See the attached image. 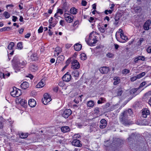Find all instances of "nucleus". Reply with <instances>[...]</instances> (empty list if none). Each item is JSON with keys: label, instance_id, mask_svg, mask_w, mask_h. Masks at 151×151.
Listing matches in <instances>:
<instances>
[{"label": "nucleus", "instance_id": "f257e3e1", "mask_svg": "<svg viewBox=\"0 0 151 151\" xmlns=\"http://www.w3.org/2000/svg\"><path fill=\"white\" fill-rule=\"evenodd\" d=\"M97 38L96 32H93L90 34L88 40L86 42L89 45L93 46L97 42Z\"/></svg>", "mask_w": 151, "mask_h": 151}, {"label": "nucleus", "instance_id": "f03ea898", "mask_svg": "<svg viewBox=\"0 0 151 151\" xmlns=\"http://www.w3.org/2000/svg\"><path fill=\"white\" fill-rule=\"evenodd\" d=\"M13 91L10 93L12 96L14 97H17L19 96L21 94V91L16 88L14 87L13 88Z\"/></svg>", "mask_w": 151, "mask_h": 151}, {"label": "nucleus", "instance_id": "7ed1b4c3", "mask_svg": "<svg viewBox=\"0 0 151 151\" xmlns=\"http://www.w3.org/2000/svg\"><path fill=\"white\" fill-rule=\"evenodd\" d=\"M120 121L121 123L125 126L132 124L133 123L130 120H128L127 118L124 117H120Z\"/></svg>", "mask_w": 151, "mask_h": 151}, {"label": "nucleus", "instance_id": "20e7f679", "mask_svg": "<svg viewBox=\"0 0 151 151\" xmlns=\"http://www.w3.org/2000/svg\"><path fill=\"white\" fill-rule=\"evenodd\" d=\"M71 68L73 69H78L80 67L79 63L76 60H73L71 63Z\"/></svg>", "mask_w": 151, "mask_h": 151}, {"label": "nucleus", "instance_id": "39448f33", "mask_svg": "<svg viewBox=\"0 0 151 151\" xmlns=\"http://www.w3.org/2000/svg\"><path fill=\"white\" fill-rule=\"evenodd\" d=\"M51 100L50 96L47 93H45L44 95V99H42L43 103L46 104Z\"/></svg>", "mask_w": 151, "mask_h": 151}, {"label": "nucleus", "instance_id": "423d86ee", "mask_svg": "<svg viewBox=\"0 0 151 151\" xmlns=\"http://www.w3.org/2000/svg\"><path fill=\"white\" fill-rule=\"evenodd\" d=\"M65 19L67 22L70 23L72 22L73 16L69 14L65 13L64 14Z\"/></svg>", "mask_w": 151, "mask_h": 151}, {"label": "nucleus", "instance_id": "0eeeda50", "mask_svg": "<svg viewBox=\"0 0 151 151\" xmlns=\"http://www.w3.org/2000/svg\"><path fill=\"white\" fill-rule=\"evenodd\" d=\"M62 78L64 81L68 82L71 79V74L69 72H67L63 76Z\"/></svg>", "mask_w": 151, "mask_h": 151}, {"label": "nucleus", "instance_id": "6e6552de", "mask_svg": "<svg viewBox=\"0 0 151 151\" xmlns=\"http://www.w3.org/2000/svg\"><path fill=\"white\" fill-rule=\"evenodd\" d=\"M72 111L70 109H66L64 110L62 113V116L65 118H67L72 114Z\"/></svg>", "mask_w": 151, "mask_h": 151}, {"label": "nucleus", "instance_id": "1a4fd4ad", "mask_svg": "<svg viewBox=\"0 0 151 151\" xmlns=\"http://www.w3.org/2000/svg\"><path fill=\"white\" fill-rule=\"evenodd\" d=\"M142 116L144 118H146L150 115V111L147 108L142 109Z\"/></svg>", "mask_w": 151, "mask_h": 151}, {"label": "nucleus", "instance_id": "9d476101", "mask_svg": "<svg viewBox=\"0 0 151 151\" xmlns=\"http://www.w3.org/2000/svg\"><path fill=\"white\" fill-rule=\"evenodd\" d=\"M97 125L95 123H91V125L89 127V131L91 132L92 131H95L96 130Z\"/></svg>", "mask_w": 151, "mask_h": 151}, {"label": "nucleus", "instance_id": "9b49d317", "mask_svg": "<svg viewBox=\"0 0 151 151\" xmlns=\"http://www.w3.org/2000/svg\"><path fill=\"white\" fill-rule=\"evenodd\" d=\"M109 68L106 67H103L99 69V71L102 73H107L109 71Z\"/></svg>", "mask_w": 151, "mask_h": 151}, {"label": "nucleus", "instance_id": "f8f14e48", "mask_svg": "<svg viewBox=\"0 0 151 151\" xmlns=\"http://www.w3.org/2000/svg\"><path fill=\"white\" fill-rule=\"evenodd\" d=\"M100 122L101 124L99 125V127L100 128L104 129L106 127L107 125V122L105 119H101Z\"/></svg>", "mask_w": 151, "mask_h": 151}, {"label": "nucleus", "instance_id": "ddd939ff", "mask_svg": "<svg viewBox=\"0 0 151 151\" xmlns=\"http://www.w3.org/2000/svg\"><path fill=\"white\" fill-rule=\"evenodd\" d=\"M80 141L78 139L73 140L71 142L72 145L75 146L81 147L82 146V144L80 143Z\"/></svg>", "mask_w": 151, "mask_h": 151}, {"label": "nucleus", "instance_id": "4468645a", "mask_svg": "<svg viewBox=\"0 0 151 151\" xmlns=\"http://www.w3.org/2000/svg\"><path fill=\"white\" fill-rule=\"evenodd\" d=\"M151 24V21L150 20H147L145 23L144 26L143 28L145 30H147L149 29V26Z\"/></svg>", "mask_w": 151, "mask_h": 151}, {"label": "nucleus", "instance_id": "2eb2a0df", "mask_svg": "<svg viewBox=\"0 0 151 151\" xmlns=\"http://www.w3.org/2000/svg\"><path fill=\"white\" fill-rule=\"evenodd\" d=\"M28 104L30 107H33L36 106V102L34 99H31L29 101Z\"/></svg>", "mask_w": 151, "mask_h": 151}, {"label": "nucleus", "instance_id": "dca6fc26", "mask_svg": "<svg viewBox=\"0 0 151 151\" xmlns=\"http://www.w3.org/2000/svg\"><path fill=\"white\" fill-rule=\"evenodd\" d=\"M38 69V68L37 65L32 64H30L29 69L32 72H35Z\"/></svg>", "mask_w": 151, "mask_h": 151}, {"label": "nucleus", "instance_id": "f3484780", "mask_svg": "<svg viewBox=\"0 0 151 151\" xmlns=\"http://www.w3.org/2000/svg\"><path fill=\"white\" fill-rule=\"evenodd\" d=\"M29 86V83L27 82H24L21 85V88L23 89H26Z\"/></svg>", "mask_w": 151, "mask_h": 151}, {"label": "nucleus", "instance_id": "a211bd4d", "mask_svg": "<svg viewBox=\"0 0 151 151\" xmlns=\"http://www.w3.org/2000/svg\"><path fill=\"white\" fill-rule=\"evenodd\" d=\"M82 45L79 43H76L75 45L74 46V49L76 51L80 50L82 48Z\"/></svg>", "mask_w": 151, "mask_h": 151}, {"label": "nucleus", "instance_id": "6ab92c4d", "mask_svg": "<svg viewBox=\"0 0 151 151\" xmlns=\"http://www.w3.org/2000/svg\"><path fill=\"white\" fill-rule=\"evenodd\" d=\"M69 127L67 126L63 127L61 128V130L63 132H66L70 131Z\"/></svg>", "mask_w": 151, "mask_h": 151}, {"label": "nucleus", "instance_id": "aec40b11", "mask_svg": "<svg viewBox=\"0 0 151 151\" xmlns=\"http://www.w3.org/2000/svg\"><path fill=\"white\" fill-rule=\"evenodd\" d=\"M45 85V84L42 81V80H41L36 85V87L37 88H41L43 87Z\"/></svg>", "mask_w": 151, "mask_h": 151}, {"label": "nucleus", "instance_id": "412c9836", "mask_svg": "<svg viewBox=\"0 0 151 151\" xmlns=\"http://www.w3.org/2000/svg\"><path fill=\"white\" fill-rule=\"evenodd\" d=\"M79 72L77 70H74L71 73V75L75 77H77L79 76Z\"/></svg>", "mask_w": 151, "mask_h": 151}, {"label": "nucleus", "instance_id": "4be33fe9", "mask_svg": "<svg viewBox=\"0 0 151 151\" xmlns=\"http://www.w3.org/2000/svg\"><path fill=\"white\" fill-rule=\"evenodd\" d=\"M20 104L22 106L24 107L27 105V101L24 99H21L19 101Z\"/></svg>", "mask_w": 151, "mask_h": 151}, {"label": "nucleus", "instance_id": "5701e85b", "mask_svg": "<svg viewBox=\"0 0 151 151\" xmlns=\"http://www.w3.org/2000/svg\"><path fill=\"white\" fill-rule=\"evenodd\" d=\"M70 11L71 14H75L77 12V10L74 7H72L70 9Z\"/></svg>", "mask_w": 151, "mask_h": 151}, {"label": "nucleus", "instance_id": "b1692460", "mask_svg": "<svg viewBox=\"0 0 151 151\" xmlns=\"http://www.w3.org/2000/svg\"><path fill=\"white\" fill-rule=\"evenodd\" d=\"M94 102L92 101H88L87 103V105L88 107H92L94 105Z\"/></svg>", "mask_w": 151, "mask_h": 151}, {"label": "nucleus", "instance_id": "393cba45", "mask_svg": "<svg viewBox=\"0 0 151 151\" xmlns=\"http://www.w3.org/2000/svg\"><path fill=\"white\" fill-rule=\"evenodd\" d=\"M119 16H117V15H116L114 18L115 22H114V24L115 25H117L119 22Z\"/></svg>", "mask_w": 151, "mask_h": 151}, {"label": "nucleus", "instance_id": "a878e982", "mask_svg": "<svg viewBox=\"0 0 151 151\" xmlns=\"http://www.w3.org/2000/svg\"><path fill=\"white\" fill-rule=\"evenodd\" d=\"M129 116V114H128V112L126 111H124L123 113H122V115L120 117H124L127 118V117Z\"/></svg>", "mask_w": 151, "mask_h": 151}, {"label": "nucleus", "instance_id": "bb28decb", "mask_svg": "<svg viewBox=\"0 0 151 151\" xmlns=\"http://www.w3.org/2000/svg\"><path fill=\"white\" fill-rule=\"evenodd\" d=\"M31 58L33 61H35L38 59L36 54H33L31 56Z\"/></svg>", "mask_w": 151, "mask_h": 151}, {"label": "nucleus", "instance_id": "cd10ccee", "mask_svg": "<svg viewBox=\"0 0 151 151\" xmlns=\"http://www.w3.org/2000/svg\"><path fill=\"white\" fill-rule=\"evenodd\" d=\"M14 45V44L13 42H11L8 46V49L9 50H12Z\"/></svg>", "mask_w": 151, "mask_h": 151}, {"label": "nucleus", "instance_id": "c85d7f7f", "mask_svg": "<svg viewBox=\"0 0 151 151\" xmlns=\"http://www.w3.org/2000/svg\"><path fill=\"white\" fill-rule=\"evenodd\" d=\"M63 13V10L60 9H58L57 10V12L55 14V16H56L57 14L58 15L60 14V15L62 14Z\"/></svg>", "mask_w": 151, "mask_h": 151}, {"label": "nucleus", "instance_id": "c756f323", "mask_svg": "<svg viewBox=\"0 0 151 151\" xmlns=\"http://www.w3.org/2000/svg\"><path fill=\"white\" fill-rule=\"evenodd\" d=\"M55 51L57 53V55H58L59 53L61 52V48L59 47H57L55 48Z\"/></svg>", "mask_w": 151, "mask_h": 151}, {"label": "nucleus", "instance_id": "7c9ffc66", "mask_svg": "<svg viewBox=\"0 0 151 151\" xmlns=\"http://www.w3.org/2000/svg\"><path fill=\"white\" fill-rule=\"evenodd\" d=\"M4 16L6 19L9 18L10 17V14L8 12L5 11L3 13Z\"/></svg>", "mask_w": 151, "mask_h": 151}, {"label": "nucleus", "instance_id": "2f4dec72", "mask_svg": "<svg viewBox=\"0 0 151 151\" xmlns=\"http://www.w3.org/2000/svg\"><path fill=\"white\" fill-rule=\"evenodd\" d=\"M64 59V56L63 55H61L60 56H59L58 58H57V61H61L63 60Z\"/></svg>", "mask_w": 151, "mask_h": 151}, {"label": "nucleus", "instance_id": "473e14b6", "mask_svg": "<svg viewBox=\"0 0 151 151\" xmlns=\"http://www.w3.org/2000/svg\"><path fill=\"white\" fill-rule=\"evenodd\" d=\"M20 137L21 138H25L27 137L28 134L27 133L24 134V133H22L20 134Z\"/></svg>", "mask_w": 151, "mask_h": 151}, {"label": "nucleus", "instance_id": "72a5a7b5", "mask_svg": "<svg viewBox=\"0 0 151 151\" xmlns=\"http://www.w3.org/2000/svg\"><path fill=\"white\" fill-rule=\"evenodd\" d=\"M135 106L136 107H140L142 106V104L141 102L138 101L135 102Z\"/></svg>", "mask_w": 151, "mask_h": 151}, {"label": "nucleus", "instance_id": "f704fd0d", "mask_svg": "<svg viewBox=\"0 0 151 151\" xmlns=\"http://www.w3.org/2000/svg\"><path fill=\"white\" fill-rule=\"evenodd\" d=\"M130 72V70L127 69H124L122 71V73L126 75Z\"/></svg>", "mask_w": 151, "mask_h": 151}, {"label": "nucleus", "instance_id": "c9c22d12", "mask_svg": "<svg viewBox=\"0 0 151 151\" xmlns=\"http://www.w3.org/2000/svg\"><path fill=\"white\" fill-rule=\"evenodd\" d=\"M10 28L9 27H6L0 29V32L5 31L10 29Z\"/></svg>", "mask_w": 151, "mask_h": 151}, {"label": "nucleus", "instance_id": "e433bc0d", "mask_svg": "<svg viewBox=\"0 0 151 151\" xmlns=\"http://www.w3.org/2000/svg\"><path fill=\"white\" fill-rule=\"evenodd\" d=\"M80 137V135L79 134H76L73 136V140L77 139Z\"/></svg>", "mask_w": 151, "mask_h": 151}, {"label": "nucleus", "instance_id": "4c0bfd02", "mask_svg": "<svg viewBox=\"0 0 151 151\" xmlns=\"http://www.w3.org/2000/svg\"><path fill=\"white\" fill-rule=\"evenodd\" d=\"M145 74L146 73L145 72H143L137 75V77L139 78V79L144 76Z\"/></svg>", "mask_w": 151, "mask_h": 151}, {"label": "nucleus", "instance_id": "58836bf2", "mask_svg": "<svg viewBox=\"0 0 151 151\" xmlns=\"http://www.w3.org/2000/svg\"><path fill=\"white\" fill-rule=\"evenodd\" d=\"M137 75L134 76L130 78V80L132 81H136L137 79H139V78L137 77Z\"/></svg>", "mask_w": 151, "mask_h": 151}, {"label": "nucleus", "instance_id": "ea45409f", "mask_svg": "<svg viewBox=\"0 0 151 151\" xmlns=\"http://www.w3.org/2000/svg\"><path fill=\"white\" fill-rule=\"evenodd\" d=\"M142 120H138L135 122V123L138 125H144L145 124H144L143 123L141 122Z\"/></svg>", "mask_w": 151, "mask_h": 151}, {"label": "nucleus", "instance_id": "a19ab883", "mask_svg": "<svg viewBox=\"0 0 151 151\" xmlns=\"http://www.w3.org/2000/svg\"><path fill=\"white\" fill-rule=\"evenodd\" d=\"M81 59L83 60H85L86 58V55L84 53H82L81 54Z\"/></svg>", "mask_w": 151, "mask_h": 151}, {"label": "nucleus", "instance_id": "79ce46f5", "mask_svg": "<svg viewBox=\"0 0 151 151\" xmlns=\"http://www.w3.org/2000/svg\"><path fill=\"white\" fill-rule=\"evenodd\" d=\"M17 60V58L16 57H15L13 59L12 61L13 63H17L18 64V61Z\"/></svg>", "mask_w": 151, "mask_h": 151}, {"label": "nucleus", "instance_id": "37998d69", "mask_svg": "<svg viewBox=\"0 0 151 151\" xmlns=\"http://www.w3.org/2000/svg\"><path fill=\"white\" fill-rule=\"evenodd\" d=\"M27 63V62L26 61H22L21 62L19 63V65L24 66Z\"/></svg>", "mask_w": 151, "mask_h": 151}, {"label": "nucleus", "instance_id": "c03bdc74", "mask_svg": "<svg viewBox=\"0 0 151 151\" xmlns=\"http://www.w3.org/2000/svg\"><path fill=\"white\" fill-rule=\"evenodd\" d=\"M106 56L109 58H112L114 56V55L112 53L109 52L106 55Z\"/></svg>", "mask_w": 151, "mask_h": 151}, {"label": "nucleus", "instance_id": "a18cd8bd", "mask_svg": "<svg viewBox=\"0 0 151 151\" xmlns=\"http://www.w3.org/2000/svg\"><path fill=\"white\" fill-rule=\"evenodd\" d=\"M100 32L102 33L104 32L105 30L106 29L105 28H104L103 27H100L99 28Z\"/></svg>", "mask_w": 151, "mask_h": 151}, {"label": "nucleus", "instance_id": "49530a36", "mask_svg": "<svg viewBox=\"0 0 151 151\" xmlns=\"http://www.w3.org/2000/svg\"><path fill=\"white\" fill-rule=\"evenodd\" d=\"M104 98L103 97H101L100 98L99 100L97 101V103L98 104H101L102 103V101L104 100Z\"/></svg>", "mask_w": 151, "mask_h": 151}, {"label": "nucleus", "instance_id": "de8ad7c7", "mask_svg": "<svg viewBox=\"0 0 151 151\" xmlns=\"http://www.w3.org/2000/svg\"><path fill=\"white\" fill-rule=\"evenodd\" d=\"M104 13L106 15L108 14H111L112 13V11L110 10H106L104 11Z\"/></svg>", "mask_w": 151, "mask_h": 151}, {"label": "nucleus", "instance_id": "09e8293b", "mask_svg": "<svg viewBox=\"0 0 151 151\" xmlns=\"http://www.w3.org/2000/svg\"><path fill=\"white\" fill-rule=\"evenodd\" d=\"M120 37L122 39L124 40H126L128 39V38L126 36L124 35V34H123V35H121Z\"/></svg>", "mask_w": 151, "mask_h": 151}, {"label": "nucleus", "instance_id": "8fccbe9b", "mask_svg": "<svg viewBox=\"0 0 151 151\" xmlns=\"http://www.w3.org/2000/svg\"><path fill=\"white\" fill-rule=\"evenodd\" d=\"M94 112L95 114H98L99 112V109L98 107H96L94 109Z\"/></svg>", "mask_w": 151, "mask_h": 151}, {"label": "nucleus", "instance_id": "3c124183", "mask_svg": "<svg viewBox=\"0 0 151 151\" xmlns=\"http://www.w3.org/2000/svg\"><path fill=\"white\" fill-rule=\"evenodd\" d=\"M17 47L18 48L21 49L22 48V42H20L18 43Z\"/></svg>", "mask_w": 151, "mask_h": 151}, {"label": "nucleus", "instance_id": "603ef678", "mask_svg": "<svg viewBox=\"0 0 151 151\" xmlns=\"http://www.w3.org/2000/svg\"><path fill=\"white\" fill-rule=\"evenodd\" d=\"M123 93V91L121 90H119L117 93V95L118 96H121L122 93Z\"/></svg>", "mask_w": 151, "mask_h": 151}, {"label": "nucleus", "instance_id": "864d4df0", "mask_svg": "<svg viewBox=\"0 0 151 151\" xmlns=\"http://www.w3.org/2000/svg\"><path fill=\"white\" fill-rule=\"evenodd\" d=\"M145 96L146 97H148L150 96H151V91H149L148 92L146 93L145 94Z\"/></svg>", "mask_w": 151, "mask_h": 151}, {"label": "nucleus", "instance_id": "5fc2aeb1", "mask_svg": "<svg viewBox=\"0 0 151 151\" xmlns=\"http://www.w3.org/2000/svg\"><path fill=\"white\" fill-rule=\"evenodd\" d=\"M138 57L139 58V60H141L142 61L145 60V58L144 56H139Z\"/></svg>", "mask_w": 151, "mask_h": 151}, {"label": "nucleus", "instance_id": "6e6d98bb", "mask_svg": "<svg viewBox=\"0 0 151 151\" xmlns=\"http://www.w3.org/2000/svg\"><path fill=\"white\" fill-rule=\"evenodd\" d=\"M110 105V104L109 103H106L104 106V109H107L109 107Z\"/></svg>", "mask_w": 151, "mask_h": 151}, {"label": "nucleus", "instance_id": "4d7b16f0", "mask_svg": "<svg viewBox=\"0 0 151 151\" xmlns=\"http://www.w3.org/2000/svg\"><path fill=\"white\" fill-rule=\"evenodd\" d=\"M126 111L128 112L129 115H131L133 113L131 109H129Z\"/></svg>", "mask_w": 151, "mask_h": 151}, {"label": "nucleus", "instance_id": "13d9d810", "mask_svg": "<svg viewBox=\"0 0 151 151\" xmlns=\"http://www.w3.org/2000/svg\"><path fill=\"white\" fill-rule=\"evenodd\" d=\"M38 32L39 33H42L43 32V27H42L41 26L38 29Z\"/></svg>", "mask_w": 151, "mask_h": 151}, {"label": "nucleus", "instance_id": "bf43d9fd", "mask_svg": "<svg viewBox=\"0 0 151 151\" xmlns=\"http://www.w3.org/2000/svg\"><path fill=\"white\" fill-rule=\"evenodd\" d=\"M87 2L85 0H82L81 2L82 5L83 6H86V5Z\"/></svg>", "mask_w": 151, "mask_h": 151}, {"label": "nucleus", "instance_id": "052dcab7", "mask_svg": "<svg viewBox=\"0 0 151 151\" xmlns=\"http://www.w3.org/2000/svg\"><path fill=\"white\" fill-rule=\"evenodd\" d=\"M2 77L3 78H5V75L4 73H2L1 72H0V78Z\"/></svg>", "mask_w": 151, "mask_h": 151}, {"label": "nucleus", "instance_id": "680f3d73", "mask_svg": "<svg viewBox=\"0 0 151 151\" xmlns=\"http://www.w3.org/2000/svg\"><path fill=\"white\" fill-rule=\"evenodd\" d=\"M145 84H146L145 82H142L140 84L139 86V88H140L141 87H142L143 86H145Z\"/></svg>", "mask_w": 151, "mask_h": 151}, {"label": "nucleus", "instance_id": "e2e57ef3", "mask_svg": "<svg viewBox=\"0 0 151 151\" xmlns=\"http://www.w3.org/2000/svg\"><path fill=\"white\" fill-rule=\"evenodd\" d=\"M147 52H148V53H151V47L150 46L148 47L147 49Z\"/></svg>", "mask_w": 151, "mask_h": 151}, {"label": "nucleus", "instance_id": "0e129e2a", "mask_svg": "<svg viewBox=\"0 0 151 151\" xmlns=\"http://www.w3.org/2000/svg\"><path fill=\"white\" fill-rule=\"evenodd\" d=\"M70 59H68V60H67L66 61L65 63L66 65H68L70 63Z\"/></svg>", "mask_w": 151, "mask_h": 151}, {"label": "nucleus", "instance_id": "69168bd1", "mask_svg": "<svg viewBox=\"0 0 151 151\" xmlns=\"http://www.w3.org/2000/svg\"><path fill=\"white\" fill-rule=\"evenodd\" d=\"M13 18L12 19V21L14 22H15L17 19V17L15 16H13Z\"/></svg>", "mask_w": 151, "mask_h": 151}, {"label": "nucleus", "instance_id": "338daca9", "mask_svg": "<svg viewBox=\"0 0 151 151\" xmlns=\"http://www.w3.org/2000/svg\"><path fill=\"white\" fill-rule=\"evenodd\" d=\"M94 20V18L92 17H91L88 20V21L90 22H93Z\"/></svg>", "mask_w": 151, "mask_h": 151}, {"label": "nucleus", "instance_id": "774afa93", "mask_svg": "<svg viewBox=\"0 0 151 151\" xmlns=\"http://www.w3.org/2000/svg\"><path fill=\"white\" fill-rule=\"evenodd\" d=\"M31 35V33H28L25 35V37L26 38H29Z\"/></svg>", "mask_w": 151, "mask_h": 151}]
</instances>
